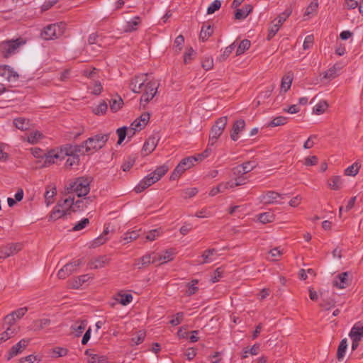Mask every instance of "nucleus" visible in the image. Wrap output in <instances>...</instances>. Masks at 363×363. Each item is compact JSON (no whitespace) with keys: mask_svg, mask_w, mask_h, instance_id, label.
I'll return each instance as SVG.
<instances>
[{"mask_svg":"<svg viewBox=\"0 0 363 363\" xmlns=\"http://www.w3.org/2000/svg\"><path fill=\"white\" fill-rule=\"evenodd\" d=\"M90 182L89 178L80 177L71 182L66 189L68 193H75L79 197L84 196L90 191Z\"/></svg>","mask_w":363,"mask_h":363,"instance_id":"obj_1","label":"nucleus"},{"mask_svg":"<svg viewBox=\"0 0 363 363\" xmlns=\"http://www.w3.org/2000/svg\"><path fill=\"white\" fill-rule=\"evenodd\" d=\"M199 159L195 156H189L182 159L172 172L169 179L171 181L178 179L187 169L194 166Z\"/></svg>","mask_w":363,"mask_h":363,"instance_id":"obj_2","label":"nucleus"},{"mask_svg":"<svg viewBox=\"0 0 363 363\" xmlns=\"http://www.w3.org/2000/svg\"><path fill=\"white\" fill-rule=\"evenodd\" d=\"M65 24L62 22L48 25L41 32V37L46 40L57 38L63 35Z\"/></svg>","mask_w":363,"mask_h":363,"instance_id":"obj_3","label":"nucleus"},{"mask_svg":"<svg viewBox=\"0 0 363 363\" xmlns=\"http://www.w3.org/2000/svg\"><path fill=\"white\" fill-rule=\"evenodd\" d=\"M110 134H97L93 137L89 138L84 141L86 146V152L97 151L105 146L109 139Z\"/></svg>","mask_w":363,"mask_h":363,"instance_id":"obj_4","label":"nucleus"},{"mask_svg":"<svg viewBox=\"0 0 363 363\" xmlns=\"http://www.w3.org/2000/svg\"><path fill=\"white\" fill-rule=\"evenodd\" d=\"M227 122V116L220 117L216 121L215 124L212 126L210 131L208 146L213 145L214 143L217 141V140L221 135L224 129L225 128Z\"/></svg>","mask_w":363,"mask_h":363,"instance_id":"obj_5","label":"nucleus"},{"mask_svg":"<svg viewBox=\"0 0 363 363\" xmlns=\"http://www.w3.org/2000/svg\"><path fill=\"white\" fill-rule=\"evenodd\" d=\"M159 85L160 84L156 81H150L145 84L143 88V94L140 98V104L143 105V107L156 95Z\"/></svg>","mask_w":363,"mask_h":363,"instance_id":"obj_6","label":"nucleus"},{"mask_svg":"<svg viewBox=\"0 0 363 363\" xmlns=\"http://www.w3.org/2000/svg\"><path fill=\"white\" fill-rule=\"evenodd\" d=\"M43 138V134L40 131L33 129V123H30L29 120L26 123V118H24V142L36 144Z\"/></svg>","mask_w":363,"mask_h":363,"instance_id":"obj_7","label":"nucleus"},{"mask_svg":"<svg viewBox=\"0 0 363 363\" xmlns=\"http://www.w3.org/2000/svg\"><path fill=\"white\" fill-rule=\"evenodd\" d=\"M21 45L19 39L3 42L0 45V50L4 57H9L16 53Z\"/></svg>","mask_w":363,"mask_h":363,"instance_id":"obj_8","label":"nucleus"},{"mask_svg":"<svg viewBox=\"0 0 363 363\" xmlns=\"http://www.w3.org/2000/svg\"><path fill=\"white\" fill-rule=\"evenodd\" d=\"M158 182L156 177L152 175L151 173L147 174L146 177H145L140 182L139 184L134 188V191L136 193H141L145 189H146L147 187L150 186L151 185L154 184Z\"/></svg>","mask_w":363,"mask_h":363,"instance_id":"obj_9","label":"nucleus"},{"mask_svg":"<svg viewBox=\"0 0 363 363\" xmlns=\"http://www.w3.org/2000/svg\"><path fill=\"white\" fill-rule=\"evenodd\" d=\"M160 139V138L158 133H154L150 136L145 142L142 151L144 152L145 155L151 153L155 149Z\"/></svg>","mask_w":363,"mask_h":363,"instance_id":"obj_10","label":"nucleus"},{"mask_svg":"<svg viewBox=\"0 0 363 363\" xmlns=\"http://www.w3.org/2000/svg\"><path fill=\"white\" fill-rule=\"evenodd\" d=\"M286 194H279L274 191H268L261 196V201L264 203H278L277 199H284Z\"/></svg>","mask_w":363,"mask_h":363,"instance_id":"obj_11","label":"nucleus"},{"mask_svg":"<svg viewBox=\"0 0 363 363\" xmlns=\"http://www.w3.org/2000/svg\"><path fill=\"white\" fill-rule=\"evenodd\" d=\"M63 159L64 157L60 147L50 150L46 153L43 166L54 164L55 160H62Z\"/></svg>","mask_w":363,"mask_h":363,"instance_id":"obj_12","label":"nucleus"},{"mask_svg":"<svg viewBox=\"0 0 363 363\" xmlns=\"http://www.w3.org/2000/svg\"><path fill=\"white\" fill-rule=\"evenodd\" d=\"M147 74H141L135 76L134 79L131 80L130 86L132 91L135 93H141L143 88L145 86V82L147 80Z\"/></svg>","mask_w":363,"mask_h":363,"instance_id":"obj_13","label":"nucleus"},{"mask_svg":"<svg viewBox=\"0 0 363 363\" xmlns=\"http://www.w3.org/2000/svg\"><path fill=\"white\" fill-rule=\"evenodd\" d=\"M245 128V121L243 119L235 121L230 130V138L233 141H237L239 138V134Z\"/></svg>","mask_w":363,"mask_h":363,"instance_id":"obj_14","label":"nucleus"},{"mask_svg":"<svg viewBox=\"0 0 363 363\" xmlns=\"http://www.w3.org/2000/svg\"><path fill=\"white\" fill-rule=\"evenodd\" d=\"M340 69L341 67L339 65H334L332 67L320 74V80L323 81L325 79L330 81L336 78L340 74Z\"/></svg>","mask_w":363,"mask_h":363,"instance_id":"obj_15","label":"nucleus"},{"mask_svg":"<svg viewBox=\"0 0 363 363\" xmlns=\"http://www.w3.org/2000/svg\"><path fill=\"white\" fill-rule=\"evenodd\" d=\"M108 262L109 259L106 255L99 256L89 262L88 267L91 269H100L104 267Z\"/></svg>","mask_w":363,"mask_h":363,"instance_id":"obj_16","label":"nucleus"},{"mask_svg":"<svg viewBox=\"0 0 363 363\" xmlns=\"http://www.w3.org/2000/svg\"><path fill=\"white\" fill-rule=\"evenodd\" d=\"M348 276L349 273L347 272L339 274L335 277L333 285L340 289L347 288L350 285Z\"/></svg>","mask_w":363,"mask_h":363,"instance_id":"obj_17","label":"nucleus"},{"mask_svg":"<svg viewBox=\"0 0 363 363\" xmlns=\"http://www.w3.org/2000/svg\"><path fill=\"white\" fill-rule=\"evenodd\" d=\"M50 324V320L48 318L36 319L33 320L31 324L27 326L29 330L37 331L45 328Z\"/></svg>","mask_w":363,"mask_h":363,"instance_id":"obj_18","label":"nucleus"},{"mask_svg":"<svg viewBox=\"0 0 363 363\" xmlns=\"http://www.w3.org/2000/svg\"><path fill=\"white\" fill-rule=\"evenodd\" d=\"M142 23L141 18L139 16H134L131 20L126 22L124 26V32L132 33L138 30Z\"/></svg>","mask_w":363,"mask_h":363,"instance_id":"obj_19","label":"nucleus"},{"mask_svg":"<svg viewBox=\"0 0 363 363\" xmlns=\"http://www.w3.org/2000/svg\"><path fill=\"white\" fill-rule=\"evenodd\" d=\"M113 298L122 306H127L132 302L133 297L131 294H126L121 291L114 296Z\"/></svg>","mask_w":363,"mask_h":363,"instance_id":"obj_20","label":"nucleus"},{"mask_svg":"<svg viewBox=\"0 0 363 363\" xmlns=\"http://www.w3.org/2000/svg\"><path fill=\"white\" fill-rule=\"evenodd\" d=\"M0 75L11 82H16L18 77V74L9 66H5L0 69Z\"/></svg>","mask_w":363,"mask_h":363,"instance_id":"obj_21","label":"nucleus"},{"mask_svg":"<svg viewBox=\"0 0 363 363\" xmlns=\"http://www.w3.org/2000/svg\"><path fill=\"white\" fill-rule=\"evenodd\" d=\"M61 207H58L57 205L52 209L50 215V220H56L62 218H65L67 215L69 214V209H61Z\"/></svg>","mask_w":363,"mask_h":363,"instance_id":"obj_22","label":"nucleus"},{"mask_svg":"<svg viewBox=\"0 0 363 363\" xmlns=\"http://www.w3.org/2000/svg\"><path fill=\"white\" fill-rule=\"evenodd\" d=\"M252 6L250 4H246L242 9H237L235 12V18L237 20L245 19L252 11Z\"/></svg>","mask_w":363,"mask_h":363,"instance_id":"obj_23","label":"nucleus"},{"mask_svg":"<svg viewBox=\"0 0 363 363\" xmlns=\"http://www.w3.org/2000/svg\"><path fill=\"white\" fill-rule=\"evenodd\" d=\"M57 194L56 186L53 184L48 185L46 187V191L45 193V200L47 206L53 203V198Z\"/></svg>","mask_w":363,"mask_h":363,"instance_id":"obj_24","label":"nucleus"},{"mask_svg":"<svg viewBox=\"0 0 363 363\" xmlns=\"http://www.w3.org/2000/svg\"><path fill=\"white\" fill-rule=\"evenodd\" d=\"M86 325H87V320H82L77 321V322L74 323L71 326V328L73 330V332L74 333L75 336L79 337L83 333Z\"/></svg>","mask_w":363,"mask_h":363,"instance_id":"obj_25","label":"nucleus"},{"mask_svg":"<svg viewBox=\"0 0 363 363\" xmlns=\"http://www.w3.org/2000/svg\"><path fill=\"white\" fill-rule=\"evenodd\" d=\"M216 254V250L214 248L208 249L205 250L202 255L201 258L203 259L202 261L200 262L201 264H207L211 263L213 261L216 259L213 256Z\"/></svg>","mask_w":363,"mask_h":363,"instance_id":"obj_26","label":"nucleus"},{"mask_svg":"<svg viewBox=\"0 0 363 363\" xmlns=\"http://www.w3.org/2000/svg\"><path fill=\"white\" fill-rule=\"evenodd\" d=\"M349 336L350 338H354V341L361 340L363 337V325H359L358 323L355 324L351 329Z\"/></svg>","mask_w":363,"mask_h":363,"instance_id":"obj_27","label":"nucleus"},{"mask_svg":"<svg viewBox=\"0 0 363 363\" xmlns=\"http://www.w3.org/2000/svg\"><path fill=\"white\" fill-rule=\"evenodd\" d=\"M174 254V250H167L166 251L163 252L162 254L159 255L157 260L159 262H162V263H166L167 262L173 260Z\"/></svg>","mask_w":363,"mask_h":363,"instance_id":"obj_28","label":"nucleus"},{"mask_svg":"<svg viewBox=\"0 0 363 363\" xmlns=\"http://www.w3.org/2000/svg\"><path fill=\"white\" fill-rule=\"evenodd\" d=\"M81 264L82 260L80 259H78L66 264L63 267H65L67 273H68V274L70 275L78 270V268L81 265Z\"/></svg>","mask_w":363,"mask_h":363,"instance_id":"obj_29","label":"nucleus"},{"mask_svg":"<svg viewBox=\"0 0 363 363\" xmlns=\"http://www.w3.org/2000/svg\"><path fill=\"white\" fill-rule=\"evenodd\" d=\"M141 229L133 230L124 233L121 238L125 241V243L130 242L140 236Z\"/></svg>","mask_w":363,"mask_h":363,"instance_id":"obj_30","label":"nucleus"},{"mask_svg":"<svg viewBox=\"0 0 363 363\" xmlns=\"http://www.w3.org/2000/svg\"><path fill=\"white\" fill-rule=\"evenodd\" d=\"M342 184V178L340 176H333L328 180V185L333 190L337 191L341 189Z\"/></svg>","mask_w":363,"mask_h":363,"instance_id":"obj_31","label":"nucleus"},{"mask_svg":"<svg viewBox=\"0 0 363 363\" xmlns=\"http://www.w3.org/2000/svg\"><path fill=\"white\" fill-rule=\"evenodd\" d=\"M17 313H13L8 315H6L4 318V326L11 327V328H16L15 327V323H16V316L20 320V311Z\"/></svg>","mask_w":363,"mask_h":363,"instance_id":"obj_32","label":"nucleus"},{"mask_svg":"<svg viewBox=\"0 0 363 363\" xmlns=\"http://www.w3.org/2000/svg\"><path fill=\"white\" fill-rule=\"evenodd\" d=\"M293 80V74L289 73L282 77L281 83V89L284 92H286L291 86Z\"/></svg>","mask_w":363,"mask_h":363,"instance_id":"obj_33","label":"nucleus"},{"mask_svg":"<svg viewBox=\"0 0 363 363\" xmlns=\"http://www.w3.org/2000/svg\"><path fill=\"white\" fill-rule=\"evenodd\" d=\"M347 348V340L344 338L340 341L337 351V358L339 361L342 360L345 357Z\"/></svg>","mask_w":363,"mask_h":363,"instance_id":"obj_34","label":"nucleus"},{"mask_svg":"<svg viewBox=\"0 0 363 363\" xmlns=\"http://www.w3.org/2000/svg\"><path fill=\"white\" fill-rule=\"evenodd\" d=\"M260 347L259 343H255L250 348L245 347L242 350V359H245L248 357V354L251 355H256L258 354V351Z\"/></svg>","mask_w":363,"mask_h":363,"instance_id":"obj_35","label":"nucleus"},{"mask_svg":"<svg viewBox=\"0 0 363 363\" xmlns=\"http://www.w3.org/2000/svg\"><path fill=\"white\" fill-rule=\"evenodd\" d=\"M230 182L219 184L217 186L212 188V189L209 192V195L211 196H214L220 192H224L225 190L230 188Z\"/></svg>","mask_w":363,"mask_h":363,"instance_id":"obj_36","label":"nucleus"},{"mask_svg":"<svg viewBox=\"0 0 363 363\" xmlns=\"http://www.w3.org/2000/svg\"><path fill=\"white\" fill-rule=\"evenodd\" d=\"M283 252L280 250L279 247H274L269 250V256L267 257V259L276 262L279 260L281 256L282 255Z\"/></svg>","mask_w":363,"mask_h":363,"instance_id":"obj_37","label":"nucleus"},{"mask_svg":"<svg viewBox=\"0 0 363 363\" xmlns=\"http://www.w3.org/2000/svg\"><path fill=\"white\" fill-rule=\"evenodd\" d=\"M274 215L272 212H264L258 215V220L262 223H272L274 220Z\"/></svg>","mask_w":363,"mask_h":363,"instance_id":"obj_38","label":"nucleus"},{"mask_svg":"<svg viewBox=\"0 0 363 363\" xmlns=\"http://www.w3.org/2000/svg\"><path fill=\"white\" fill-rule=\"evenodd\" d=\"M169 170V167L166 164L157 167L151 174L156 177L159 181Z\"/></svg>","mask_w":363,"mask_h":363,"instance_id":"obj_39","label":"nucleus"},{"mask_svg":"<svg viewBox=\"0 0 363 363\" xmlns=\"http://www.w3.org/2000/svg\"><path fill=\"white\" fill-rule=\"evenodd\" d=\"M57 204L58 207L69 209L70 214L72 211L71 207L73 206L74 204V198L69 196L68 198H66L64 200H60Z\"/></svg>","mask_w":363,"mask_h":363,"instance_id":"obj_40","label":"nucleus"},{"mask_svg":"<svg viewBox=\"0 0 363 363\" xmlns=\"http://www.w3.org/2000/svg\"><path fill=\"white\" fill-rule=\"evenodd\" d=\"M213 33V28L211 26H203L200 32L199 38L204 42Z\"/></svg>","mask_w":363,"mask_h":363,"instance_id":"obj_41","label":"nucleus"},{"mask_svg":"<svg viewBox=\"0 0 363 363\" xmlns=\"http://www.w3.org/2000/svg\"><path fill=\"white\" fill-rule=\"evenodd\" d=\"M108 109V105L105 101L100 102L95 108H93L92 111L97 116L104 115Z\"/></svg>","mask_w":363,"mask_h":363,"instance_id":"obj_42","label":"nucleus"},{"mask_svg":"<svg viewBox=\"0 0 363 363\" xmlns=\"http://www.w3.org/2000/svg\"><path fill=\"white\" fill-rule=\"evenodd\" d=\"M291 9H287L284 12L280 13L278 17L274 20L277 25L279 26H281L283 23L289 17V16L291 14Z\"/></svg>","mask_w":363,"mask_h":363,"instance_id":"obj_43","label":"nucleus"},{"mask_svg":"<svg viewBox=\"0 0 363 363\" xmlns=\"http://www.w3.org/2000/svg\"><path fill=\"white\" fill-rule=\"evenodd\" d=\"M123 104V99L118 96V99H113L110 101V108L112 112L116 113L119 111Z\"/></svg>","mask_w":363,"mask_h":363,"instance_id":"obj_44","label":"nucleus"},{"mask_svg":"<svg viewBox=\"0 0 363 363\" xmlns=\"http://www.w3.org/2000/svg\"><path fill=\"white\" fill-rule=\"evenodd\" d=\"M250 41L247 39L242 40L236 50V55H240L245 52V50H248L250 47Z\"/></svg>","mask_w":363,"mask_h":363,"instance_id":"obj_45","label":"nucleus"},{"mask_svg":"<svg viewBox=\"0 0 363 363\" xmlns=\"http://www.w3.org/2000/svg\"><path fill=\"white\" fill-rule=\"evenodd\" d=\"M22 352L21 341H19L16 345L12 347L9 352L7 359L10 360L11 358L16 357Z\"/></svg>","mask_w":363,"mask_h":363,"instance_id":"obj_46","label":"nucleus"},{"mask_svg":"<svg viewBox=\"0 0 363 363\" xmlns=\"http://www.w3.org/2000/svg\"><path fill=\"white\" fill-rule=\"evenodd\" d=\"M62 153L63 155L64 158L66 156H73L74 155V145L72 144H65L60 147Z\"/></svg>","mask_w":363,"mask_h":363,"instance_id":"obj_47","label":"nucleus"},{"mask_svg":"<svg viewBox=\"0 0 363 363\" xmlns=\"http://www.w3.org/2000/svg\"><path fill=\"white\" fill-rule=\"evenodd\" d=\"M287 123V118L284 116H277L273 118L268 124L269 127H276L279 125H284Z\"/></svg>","mask_w":363,"mask_h":363,"instance_id":"obj_48","label":"nucleus"},{"mask_svg":"<svg viewBox=\"0 0 363 363\" xmlns=\"http://www.w3.org/2000/svg\"><path fill=\"white\" fill-rule=\"evenodd\" d=\"M328 106V105L326 101H321L313 107V112L317 115L322 114Z\"/></svg>","mask_w":363,"mask_h":363,"instance_id":"obj_49","label":"nucleus"},{"mask_svg":"<svg viewBox=\"0 0 363 363\" xmlns=\"http://www.w3.org/2000/svg\"><path fill=\"white\" fill-rule=\"evenodd\" d=\"M359 167L360 165H359L358 163L354 162L345 169V174L347 176H355L358 174Z\"/></svg>","mask_w":363,"mask_h":363,"instance_id":"obj_50","label":"nucleus"},{"mask_svg":"<svg viewBox=\"0 0 363 363\" xmlns=\"http://www.w3.org/2000/svg\"><path fill=\"white\" fill-rule=\"evenodd\" d=\"M235 48V43H233L231 45H230L229 46L226 47L225 50L223 51V54H221L218 57L219 61L223 62V61L225 60L228 57V56L233 52Z\"/></svg>","mask_w":363,"mask_h":363,"instance_id":"obj_51","label":"nucleus"},{"mask_svg":"<svg viewBox=\"0 0 363 363\" xmlns=\"http://www.w3.org/2000/svg\"><path fill=\"white\" fill-rule=\"evenodd\" d=\"M23 199V189H20L18 192L15 194L14 199L8 198L7 202L10 207H13L16 201H21Z\"/></svg>","mask_w":363,"mask_h":363,"instance_id":"obj_52","label":"nucleus"},{"mask_svg":"<svg viewBox=\"0 0 363 363\" xmlns=\"http://www.w3.org/2000/svg\"><path fill=\"white\" fill-rule=\"evenodd\" d=\"M26 150L29 151L30 154L35 158H45L46 153L39 147H31L29 149H26Z\"/></svg>","mask_w":363,"mask_h":363,"instance_id":"obj_53","label":"nucleus"},{"mask_svg":"<svg viewBox=\"0 0 363 363\" xmlns=\"http://www.w3.org/2000/svg\"><path fill=\"white\" fill-rule=\"evenodd\" d=\"M74 155H84L88 154L89 152H86V146L84 144V141L80 145H74Z\"/></svg>","mask_w":363,"mask_h":363,"instance_id":"obj_54","label":"nucleus"},{"mask_svg":"<svg viewBox=\"0 0 363 363\" xmlns=\"http://www.w3.org/2000/svg\"><path fill=\"white\" fill-rule=\"evenodd\" d=\"M247 177L245 175L235 177L234 180L229 181L230 182V187L233 188L238 186L243 185L246 183Z\"/></svg>","mask_w":363,"mask_h":363,"instance_id":"obj_55","label":"nucleus"},{"mask_svg":"<svg viewBox=\"0 0 363 363\" xmlns=\"http://www.w3.org/2000/svg\"><path fill=\"white\" fill-rule=\"evenodd\" d=\"M89 223V220L87 218H82L80 221H79L77 223H76L72 229V231H79L84 228H85L88 224Z\"/></svg>","mask_w":363,"mask_h":363,"instance_id":"obj_56","label":"nucleus"},{"mask_svg":"<svg viewBox=\"0 0 363 363\" xmlns=\"http://www.w3.org/2000/svg\"><path fill=\"white\" fill-rule=\"evenodd\" d=\"M135 162V157H128L127 160H125L123 164L121 165V168L123 171L127 172L130 170V169L133 166Z\"/></svg>","mask_w":363,"mask_h":363,"instance_id":"obj_57","label":"nucleus"},{"mask_svg":"<svg viewBox=\"0 0 363 363\" xmlns=\"http://www.w3.org/2000/svg\"><path fill=\"white\" fill-rule=\"evenodd\" d=\"M89 363H107L108 358L106 356H100L96 354L91 355V358L88 361Z\"/></svg>","mask_w":363,"mask_h":363,"instance_id":"obj_58","label":"nucleus"},{"mask_svg":"<svg viewBox=\"0 0 363 363\" xmlns=\"http://www.w3.org/2000/svg\"><path fill=\"white\" fill-rule=\"evenodd\" d=\"M80 162V158L79 155H73L69 156L65 162V166L67 167L71 168L74 165H78Z\"/></svg>","mask_w":363,"mask_h":363,"instance_id":"obj_59","label":"nucleus"},{"mask_svg":"<svg viewBox=\"0 0 363 363\" xmlns=\"http://www.w3.org/2000/svg\"><path fill=\"white\" fill-rule=\"evenodd\" d=\"M116 133L118 137V144L121 145L125 138L127 137V127L123 126L116 130Z\"/></svg>","mask_w":363,"mask_h":363,"instance_id":"obj_60","label":"nucleus"},{"mask_svg":"<svg viewBox=\"0 0 363 363\" xmlns=\"http://www.w3.org/2000/svg\"><path fill=\"white\" fill-rule=\"evenodd\" d=\"M145 337V333L144 332L140 331L135 336L131 338L132 345H138L141 344Z\"/></svg>","mask_w":363,"mask_h":363,"instance_id":"obj_61","label":"nucleus"},{"mask_svg":"<svg viewBox=\"0 0 363 363\" xmlns=\"http://www.w3.org/2000/svg\"><path fill=\"white\" fill-rule=\"evenodd\" d=\"M16 330V328H11V327H7L6 330L1 334L0 340L1 341L7 340L15 333Z\"/></svg>","mask_w":363,"mask_h":363,"instance_id":"obj_62","label":"nucleus"},{"mask_svg":"<svg viewBox=\"0 0 363 363\" xmlns=\"http://www.w3.org/2000/svg\"><path fill=\"white\" fill-rule=\"evenodd\" d=\"M199 192L197 188H189L183 191L182 196L184 199H190L191 197H194Z\"/></svg>","mask_w":363,"mask_h":363,"instance_id":"obj_63","label":"nucleus"},{"mask_svg":"<svg viewBox=\"0 0 363 363\" xmlns=\"http://www.w3.org/2000/svg\"><path fill=\"white\" fill-rule=\"evenodd\" d=\"M89 276L88 274H83L78 277L73 284V287L78 289L84 283L87 281L89 279Z\"/></svg>","mask_w":363,"mask_h":363,"instance_id":"obj_64","label":"nucleus"}]
</instances>
